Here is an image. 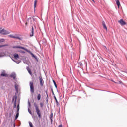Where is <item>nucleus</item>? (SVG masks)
<instances>
[{"mask_svg": "<svg viewBox=\"0 0 127 127\" xmlns=\"http://www.w3.org/2000/svg\"><path fill=\"white\" fill-rule=\"evenodd\" d=\"M53 82L54 83V85L56 89H57V84H56V82H55V81L54 80H53Z\"/></svg>", "mask_w": 127, "mask_h": 127, "instance_id": "obj_22", "label": "nucleus"}, {"mask_svg": "<svg viewBox=\"0 0 127 127\" xmlns=\"http://www.w3.org/2000/svg\"><path fill=\"white\" fill-rule=\"evenodd\" d=\"M19 52H20V53H23V54L25 53V52H24V51H23L22 50H20Z\"/></svg>", "mask_w": 127, "mask_h": 127, "instance_id": "obj_33", "label": "nucleus"}, {"mask_svg": "<svg viewBox=\"0 0 127 127\" xmlns=\"http://www.w3.org/2000/svg\"><path fill=\"white\" fill-rule=\"evenodd\" d=\"M79 65L80 66V67H82V66H83V64L80 63L79 64Z\"/></svg>", "mask_w": 127, "mask_h": 127, "instance_id": "obj_35", "label": "nucleus"}, {"mask_svg": "<svg viewBox=\"0 0 127 127\" xmlns=\"http://www.w3.org/2000/svg\"><path fill=\"white\" fill-rule=\"evenodd\" d=\"M12 116V113L10 112L9 114V118H11V116Z\"/></svg>", "mask_w": 127, "mask_h": 127, "instance_id": "obj_34", "label": "nucleus"}, {"mask_svg": "<svg viewBox=\"0 0 127 127\" xmlns=\"http://www.w3.org/2000/svg\"><path fill=\"white\" fill-rule=\"evenodd\" d=\"M16 99H17V97L15 96V99L14 103V108H16Z\"/></svg>", "mask_w": 127, "mask_h": 127, "instance_id": "obj_18", "label": "nucleus"}, {"mask_svg": "<svg viewBox=\"0 0 127 127\" xmlns=\"http://www.w3.org/2000/svg\"><path fill=\"white\" fill-rule=\"evenodd\" d=\"M15 101V96H13V98H12V102H14Z\"/></svg>", "mask_w": 127, "mask_h": 127, "instance_id": "obj_32", "label": "nucleus"}, {"mask_svg": "<svg viewBox=\"0 0 127 127\" xmlns=\"http://www.w3.org/2000/svg\"><path fill=\"white\" fill-rule=\"evenodd\" d=\"M93 2H95V1L94 0H92Z\"/></svg>", "mask_w": 127, "mask_h": 127, "instance_id": "obj_43", "label": "nucleus"}, {"mask_svg": "<svg viewBox=\"0 0 127 127\" xmlns=\"http://www.w3.org/2000/svg\"><path fill=\"white\" fill-rule=\"evenodd\" d=\"M116 4L118 7V8H120V1L119 0H116Z\"/></svg>", "mask_w": 127, "mask_h": 127, "instance_id": "obj_12", "label": "nucleus"}, {"mask_svg": "<svg viewBox=\"0 0 127 127\" xmlns=\"http://www.w3.org/2000/svg\"><path fill=\"white\" fill-rule=\"evenodd\" d=\"M30 36L31 37L33 36V35H34V29L33 28V26H32V29L30 31Z\"/></svg>", "mask_w": 127, "mask_h": 127, "instance_id": "obj_8", "label": "nucleus"}, {"mask_svg": "<svg viewBox=\"0 0 127 127\" xmlns=\"http://www.w3.org/2000/svg\"><path fill=\"white\" fill-rule=\"evenodd\" d=\"M13 56L15 59H18V58H19V55H18V54L15 53L13 54Z\"/></svg>", "mask_w": 127, "mask_h": 127, "instance_id": "obj_11", "label": "nucleus"}, {"mask_svg": "<svg viewBox=\"0 0 127 127\" xmlns=\"http://www.w3.org/2000/svg\"><path fill=\"white\" fill-rule=\"evenodd\" d=\"M29 126L30 127H33V125H32V123H31V122H29Z\"/></svg>", "mask_w": 127, "mask_h": 127, "instance_id": "obj_27", "label": "nucleus"}, {"mask_svg": "<svg viewBox=\"0 0 127 127\" xmlns=\"http://www.w3.org/2000/svg\"><path fill=\"white\" fill-rule=\"evenodd\" d=\"M12 48L14 49H23V50H25L26 51V52H28V53H29V54H30L32 56V57H33L34 58H35V60L36 61H38V59H37V57H36V56L34 55V54H33L32 53V52H31V51H29L28 49L25 48L24 47H21V46H13Z\"/></svg>", "mask_w": 127, "mask_h": 127, "instance_id": "obj_1", "label": "nucleus"}, {"mask_svg": "<svg viewBox=\"0 0 127 127\" xmlns=\"http://www.w3.org/2000/svg\"><path fill=\"white\" fill-rule=\"evenodd\" d=\"M27 70L30 75H32V72H31V70H30V68H29V67H27Z\"/></svg>", "mask_w": 127, "mask_h": 127, "instance_id": "obj_17", "label": "nucleus"}, {"mask_svg": "<svg viewBox=\"0 0 127 127\" xmlns=\"http://www.w3.org/2000/svg\"><path fill=\"white\" fill-rule=\"evenodd\" d=\"M17 113L16 114L15 117V120H17V119L19 116V103L17 105Z\"/></svg>", "mask_w": 127, "mask_h": 127, "instance_id": "obj_5", "label": "nucleus"}, {"mask_svg": "<svg viewBox=\"0 0 127 127\" xmlns=\"http://www.w3.org/2000/svg\"><path fill=\"white\" fill-rule=\"evenodd\" d=\"M52 118H53V113H51V115H50V119L51 120V123L53 122Z\"/></svg>", "mask_w": 127, "mask_h": 127, "instance_id": "obj_16", "label": "nucleus"}, {"mask_svg": "<svg viewBox=\"0 0 127 127\" xmlns=\"http://www.w3.org/2000/svg\"><path fill=\"white\" fill-rule=\"evenodd\" d=\"M45 93H46V95H47V98H46V101L47 102H48V98L49 97H48V90H46L45 91Z\"/></svg>", "mask_w": 127, "mask_h": 127, "instance_id": "obj_14", "label": "nucleus"}, {"mask_svg": "<svg viewBox=\"0 0 127 127\" xmlns=\"http://www.w3.org/2000/svg\"><path fill=\"white\" fill-rule=\"evenodd\" d=\"M10 33V32L4 29L0 30V34H2L3 35H7V34H9Z\"/></svg>", "mask_w": 127, "mask_h": 127, "instance_id": "obj_3", "label": "nucleus"}, {"mask_svg": "<svg viewBox=\"0 0 127 127\" xmlns=\"http://www.w3.org/2000/svg\"><path fill=\"white\" fill-rule=\"evenodd\" d=\"M1 29V28L0 27V30Z\"/></svg>", "mask_w": 127, "mask_h": 127, "instance_id": "obj_45", "label": "nucleus"}, {"mask_svg": "<svg viewBox=\"0 0 127 127\" xmlns=\"http://www.w3.org/2000/svg\"><path fill=\"white\" fill-rule=\"evenodd\" d=\"M14 127H15V124H14Z\"/></svg>", "mask_w": 127, "mask_h": 127, "instance_id": "obj_44", "label": "nucleus"}, {"mask_svg": "<svg viewBox=\"0 0 127 127\" xmlns=\"http://www.w3.org/2000/svg\"><path fill=\"white\" fill-rule=\"evenodd\" d=\"M54 99H55L57 105H59V102H58V101H57V99H56V97L55 96H54Z\"/></svg>", "mask_w": 127, "mask_h": 127, "instance_id": "obj_21", "label": "nucleus"}, {"mask_svg": "<svg viewBox=\"0 0 127 127\" xmlns=\"http://www.w3.org/2000/svg\"><path fill=\"white\" fill-rule=\"evenodd\" d=\"M51 92H52V91L53 92V89L51 88Z\"/></svg>", "mask_w": 127, "mask_h": 127, "instance_id": "obj_42", "label": "nucleus"}, {"mask_svg": "<svg viewBox=\"0 0 127 127\" xmlns=\"http://www.w3.org/2000/svg\"><path fill=\"white\" fill-rule=\"evenodd\" d=\"M7 45H8L7 44L0 45V48H1V47H4L5 46H7Z\"/></svg>", "mask_w": 127, "mask_h": 127, "instance_id": "obj_28", "label": "nucleus"}, {"mask_svg": "<svg viewBox=\"0 0 127 127\" xmlns=\"http://www.w3.org/2000/svg\"><path fill=\"white\" fill-rule=\"evenodd\" d=\"M112 82H114V83H115V84H118V83H117V82L114 81V80H112Z\"/></svg>", "mask_w": 127, "mask_h": 127, "instance_id": "obj_39", "label": "nucleus"}, {"mask_svg": "<svg viewBox=\"0 0 127 127\" xmlns=\"http://www.w3.org/2000/svg\"><path fill=\"white\" fill-rule=\"evenodd\" d=\"M1 76H2V77H6V74L5 73V71H4L3 72H2V73L1 74Z\"/></svg>", "mask_w": 127, "mask_h": 127, "instance_id": "obj_19", "label": "nucleus"}, {"mask_svg": "<svg viewBox=\"0 0 127 127\" xmlns=\"http://www.w3.org/2000/svg\"><path fill=\"white\" fill-rule=\"evenodd\" d=\"M36 3H37V0L34 1V8H35L36 7Z\"/></svg>", "mask_w": 127, "mask_h": 127, "instance_id": "obj_23", "label": "nucleus"}, {"mask_svg": "<svg viewBox=\"0 0 127 127\" xmlns=\"http://www.w3.org/2000/svg\"><path fill=\"white\" fill-rule=\"evenodd\" d=\"M4 56V54H3V55H0V57H2Z\"/></svg>", "mask_w": 127, "mask_h": 127, "instance_id": "obj_37", "label": "nucleus"}, {"mask_svg": "<svg viewBox=\"0 0 127 127\" xmlns=\"http://www.w3.org/2000/svg\"><path fill=\"white\" fill-rule=\"evenodd\" d=\"M28 108H30L31 105L30 104V102H29V100H28Z\"/></svg>", "mask_w": 127, "mask_h": 127, "instance_id": "obj_30", "label": "nucleus"}, {"mask_svg": "<svg viewBox=\"0 0 127 127\" xmlns=\"http://www.w3.org/2000/svg\"><path fill=\"white\" fill-rule=\"evenodd\" d=\"M15 88L16 93H18V85L15 84Z\"/></svg>", "mask_w": 127, "mask_h": 127, "instance_id": "obj_13", "label": "nucleus"}, {"mask_svg": "<svg viewBox=\"0 0 127 127\" xmlns=\"http://www.w3.org/2000/svg\"><path fill=\"white\" fill-rule=\"evenodd\" d=\"M63 126H62V124H61V125H60L59 126H58V127H62Z\"/></svg>", "mask_w": 127, "mask_h": 127, "instance_id": "obj_38", "label": "nucleus"}, {"mask_svg": "<svg viewBox=\"0 0 127 127\" xmlns=\"http://www.w3.org/2000/svg\"><path fill=\"white\" fill-rule=\"evenodd\" d=\"M41 99V95H40V94H38L37 96L38 101H40Z\"/></svg>", "mask_w": 127, "mask_h": 127, "instance_id": "obj_20", "label": "nucleus"}, {"mask_svg": "<svg viewBox=\"0 0 127 127\" xmlns=\"http://www.w3.org/2000/svg\"><path fill=\"white\" fill-rule=\"evenodd\" d=\"M43 106H44V104H43V103L41 102L40 103V107H41V108H43Z\"/></svg>", "mask_w": 127, "mask_h": 127, "instance_id": "obj_31", "label": "nucleus"}, {"mask_svg": "<svg viewBox=\"0 0 127 127\" xmlns=\"http://www.w3.org/2000/svg\"><path fill=\"white\" fill-rule=\"evenodd\" d=\"M119 84H123V82H122V81H119Z\"/></svg>", "mask_w": 127, "mask_h": 127, "instance_id": "obj_36", "label": "nucleus"}, {"mask_svg": "<svg viewBox=\"0 0 127 127\" xmlns=\"http://www.w3.org/2000/svg\"><path fill=\"white\" fill-rule=\"evenodd\" d=\"M29 86L30 88V92L32 94H33V93H34V85L33 84V82H30Z\"/></svg>", "mask_w": 127, "mask_h": 127, "instance_id": "obj_4", "label": "nucleus"}, {"mask_svg": "<svg viewBox=\"0 0 127 127\" xmlns=\"http://www.w3.org/2000/svg\"><path fill=\"white\" fill-rule=\"evenodd\" d=\"M11 78H13V80H15L16 78V74L15 72H12L10 75Z\"/></svg>", "mask_w": 127, "mask_h": 127, "instance_id": "obj_7", "label": "nucleus"}, {"mask_svg": "<svg viewBox=\"0 0 127 127\" xmlns=\"http://www.w3.org/2000/svg\"><path fill=\"white\" fill-rule=\"evenodd\" d=\"M34 106L35 107L36 112L39 119H41V112H40V110L39 109V107H38L37 103H36V102H34Z\"/></svg>", "mask_w": 127, "mask_h": 127, "instance_id": "obj_2", "label": "nucleus"}, {"mask_svg": "<svg viewBox=\"0 0 127 127\" xmlns=\"http://www.w3.org/2000/svg\"><path fill=\"white\" fill-rule=\"evenodd\" d=\"M103 47L104 48V50H105V51H109V49H108V48H107L106 46H103Z\"/></svg>", "mask_w": 127, "mask_h": 127, "instance_id": "obj_26", "label": "nucleus"}, {"mask_svg": "<svg viewBox=\"0 0 127 127\" xmlns=\"http://www.w3.org/2000/svg\"><path fill=\"white\" fill-rule=\"evenodd\" d=\"M112 82H114V83H115V84H118V83H117V82L114 81V80H112Z\"/></svg>", "mask_w": 127, "mask_h": 127, "instance_id": "obj_40", "label": "nucleus"}, {"mask_svg": "<svg viewBox=\"0 0 127 127\" xmlns=\"http://www.w3.org/2000/svg\"><path fill=\"white\" fill-rule=\"evenodd\" d=\"M40 83L41 87L43 86V82H42V78L39 77Z\"/></svg>", "mask_w": 127, "mask_h": 127, "instance_id": "obj_15", "label": "nucleus"}, {"mask_svg": "<svg viewBox=\"0 0 127 127\" xmlns=\"http://www.w3.org/2000/svg\"><path fill=\"white\" fill-rule=\"evenodd\" d=\"M25 24H26H26H27V23H26Z\"/></svg>", "mask_w": 127, "mask_h": 127, "instance_id": "obj_46", "label": "nucleus"}, {"mask_svg": "<svg viewBox=\"0 0 127 127\" xmlns=\"http://www.w3.org/2000/svg\"><path fill=\"white\" fill-rule=\"evenodd\" d=\"M118 22L121 24V25H122V26L126 25V24H127V23H126L123 19H121L119 21H118Z\"/></svg>", "mask_w": 127, "mask_h": 127, "instance_id": "obj_6", "label": "nucleus"}, {"mask_svg": "<svg viewBox=\"0 0 127 127\" xmlns=\"http://www.w3.org/2000/svg\"><path fill=\"white\" fill-rule=\"evenodd\" d=\"M8 37H10V38H15L16 39H20V38L19 37L15 36H13V35H9Z\"/></svg>", "mask_w": 127, "mask_h": 127, "instance_id": "obj_9", "label": "nucleus"}, {"mask_svg": "<svg viewBox=\"0 0 127 127\" xmlns=\"http://www.w3.org/2000/svg\"><path fill=\"white\" fill-rule=\"evenodd\" d=\"M28 113H29L30 114V115H31V116H32V113L31 112V110H30V109H29V107H28Z\"/></svg>", "mask_w": 127, "mask_h": 127, "instance_id": "obj_24", "label": "nucleus"}, {"mask_svg": "<svg viewBox=\"0 0 127 127\" xmlns=\"http://www.w3.org/2000/svg\"><path fill=\"white\" fill-rule=\"evenodd\" d=\"M4 41H5V40L4 39H0V43H1V42H4Z\"/></svg>", "mask_w": 127, "mask_h": 127, "instance_id": "obj_25", "label": "nucleus"}, {"mask_svg": "<svg viewBox=\"0 0 127 127\" xmlns=\"http://www.w3.org/2000/svg\"><path fill=\"white\" fill-rule=\"evenodd\" d=\"M52 93L53 95L54 96H55L54 92L53 91H52Z\"/></svg>", "mask_w": 127, "mask_h": 127, "instance_id": "obj_41", "label": "nucleus"}, {"mask_svg": "<svg viewBox=\"0 0 127 127\" xmlns=\"http://www.w3.org/2000/svg\"><path fill=\"white\" fill-rule=\"evenodd\" d=\"M13 61H14V62H15L16 63H17V64H19V63H20V62L19 61H16L14 60H13Z\"/></svg>", "mask_w": 127, "mask_h": 127, "instance_id": "obj_29", "label": "nucleus"}, {"mask_svg": "<svg viewBox=\"0 0 127 127\" xmlns=\"http://www.w3.org/2000/svg\"><path fill=\"white\" fill-rule=\"evenodd\" d=\"M102 25H103V28H104V29H106V30H108V28H107V26L106 25V23H105V21H103L102 22Z\"/></svg>", "mask_w": 127, "mask_h": 127, "instance_id": "obj_10", "label": "nucleus"}]
</instances>
